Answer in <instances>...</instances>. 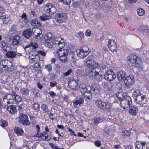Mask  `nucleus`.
<instances>
[{
  "instance_id": "8fccbe9b",
  "label": "nucleus",
  "mask_w": 149,
  "mask_h": 149,
  "mask_svg": "<svg viewBox=\"0 0 149 149\" xmlns=\"http://www.w3.org/2000/svg\"><path fill=\"white\" fill-rule=\"evenodd\" d=\"M45 68L49 72L51 71L52 69V66L50 64L45 66Z\"/></svg>"
},
{
  "instance_id": "f8f14e48",
  "label": "nucleus",
  "mask_w": 149,
  "mask_h": 149,
  "mask_svg": "<svg viewBox=\"0 0 149 149\" xmlns=\"http://www.w3.org/2000/svg\"><path fill=\"white\" fill-rule=\"evenodd\" d=\"M85 65L87 68H89L90 69L92 68V67L95 66H98V63H96L94 61H92L89 58H87L84 61Z\"/></svg>"
},
{
  "instance_id": "e433bc0d",
  "label": "nucleus",
  "mask_w": 149,
  "mask_h": 149,
  "mask_svg": "<svg viewBox=\"0 0 149 149\" xmlns=\"http://www.w3.org/2000/svg\"><path fill=\"white\" fill-rule=\"evenodd\" d=\"M21 18L22 21L24 23L26 24L28 22L27 18V15L26 13H23L21 16Z\"/></svg>"
},
{
  "instance_id": "7ed1b4c3",
  "label": "nucleus",
  "mask_w": 149,
  "mask_h": 149,
  "mask_svg": "<svg viewBox=\"0 0 149 149\" xmlns=\"http://www.w3.org/2000/svg\"><path fill=\"white\" fill-rule=\"evenodd\" d=\"M132 96L134 98L136 103L141 106L146 104L148 100L145 95L142 94L140 90L138 89L134 90L132 93Z\"/></svg>"
},
{
  "instance_id": "dca6fc26",
  "label": "nucleus",
  "mask_w": 149,
  "mask_h": 149,
  "mask_svg": "<svg viewBox=\"0 0 149 149\" xmlns=\"http://www.w3.org/2000/svg\"><path fill=\"white\" fill-rule=\"evenodd\" d=\"M42 31L40 29L38 28H35L33 33L35 36L34 38L38 40L40 39L42 36Z\"/></svg>"
},
{
  "instance_id": "4be33fe9",
  "label": "nucleus",
  "mask_w": 149,
  "mask_h": 149,
  "mask_svg": "<svg viewBox=\"0 0 149 149\" xmlns=\"http://www.w3.org/2000/svg\"><path fill=\"white\" fill-rule=\"evenodd\" d=\"M76 52L77 56L81 58H84L87 55V53H85L80 49L76 50Z\"/></svg>"
},
{
  "instance_id": "0e129e2a",
  "label": "nucleus",
  "mask_w": 149,
  "mask_h": 149,
  "mask_svg": "<svg viewBox=\"0 0 149 149\" xmlns=\"http://www.w3.org/2000/svg\"><path fill=\"white\" fill-rule=\"evenodd\" d=\"M39 107V105L38 104L36 103H35L34 104L33 108L36 110H37Z\"/></svg>"
},
{
  "instance_id": "7c9ffc66",
  "label": "nucleus",
  "mask_w": 149,
  "mask_h": 149,
  "mask_svg": "<svg viewBox=\"0 0 149 149\" xmlns=\"http://www.w3.org/2000/svg\"><path fill=\"white\" fill-rule=\"evenodd\" d=\"M103 102V101L98 100H96L95 101V104L98 108L102 109Z\"/></svg>"
},
{
  "instance_id": "aec40b11",
  "label": "nucleus",
  "mask_w": 149,
  "mask_h": 149,
  "mask_svg": "<svg viewBox=\"0 0 149 149\" xmlns=\"http://www.w3.org/2000/svg\"><path fill=\"white\" fill-rule=\"evenodd\" d=\"M117 75L118 79L122 81L125 78L127 74L125 71H120L117 72Z\"/></svg>"
},
{
  "instance_id": "0eeeda50",
  "label": "nucleus",
  "mask_w": 149,
  "mask_h": 149,
  "mask_svg": "<svg viewBox=\"0 0 149 149\" xmlns=\"http://www.w3.org/2000/svg\"><path fill=\"white\" fill-rule=\"evenodd\" d=\"M54 44H55L56 46L59 47V49L58 50H61L62 49H64L63 48L65 46L64 39L60 37H58L54 38Z\"/></svg>"
},
{
  "instance_id": "c03bdc74",
  "label": "nucleus",
  "mask_w": 149,
  "mask_h": 149,
  "mask_svg": "<svg viewBox=\"0 0 149 149\" xmlns=\"http://www.w3.org/2000/svg\"><path fill=\"white\" fill-rule=\"evenodd\" d=\"M101 121V119L99 117H96L94 118V123L97 125Z\"/></svg>"
},
{
  "instance_id": "680f3d73",
  "label": "nucleus",
  "mask_w": 149,
  "mask_h": 149,
  "mask_svg": "<svg viewBox=\"0 0 149 149\" xmlns=\"http://www.w3.org/2000/svg\"><path fill=\"white\" fill-rule=\"evenodd\" d=\"M46 4L48 9V10L49 11V13H50L51 11V9L52 7L51 6L52 4L50 3H48Z\"/></svg>"
},
{
  "instance_id": "a211bd4d",
  "label": "nucleus",
  "mask_w": 149,
  "mask_h": 149,
  "mask_svg": "<svg viewBox=\"0 0 149 149\" xmlns=\"http://www.w3.org/2000/svg\"><path fill=\"white\" fill-rule=\"evenodd\" d=\"M112 107L111 104L108 101H104L102 110L105 111H109Z\"/></svg>"
},
{
  "instance_id": "79ce46f5",
  "label": "nucleus",
  "mask_w": 149,
  "mask_h": 149,
  "mask_svg": "<svg viewBox=\"0 0 149 149\" xmlns=\"http://www.w3.org/2000/svg\"><path fill=\"white\" fill-rule=\"evenodd\" d=\"M137 10L138 14L139 16L143 15L144 14V11L141 8H138Z\"/></svg>"
},
{
  "instance_id": "f704fd0d",
  "label": "nucleus",
  "mask_w": 149,
  "mask_h": 149,
  "mask_svg": "<svg viewBox=\"0 0 149 149\" xmlns=\"http://www.w3.org/2000/svg\"><path fill=\"white\" fill-rule=\"evenodd\" d=\"M4 60L2 61V63L3 62H4ZM8 68V67L6 65H3L2 63L1 64H0V74L4 70H7Z\"/></svg>"
},
{
  "instance_id": "c9c22d12",
  "label": "nucleus",
  "mask_w": 149,
  "mask_h": 149,
  "mask_svg": "<svg viewBox=\"0 0 149 149\" xmlns=\"http://www.w3.org/2000/svg\"><path fill=\"white\" fill-rule=\"evenodd\" d=\"M20 92L22 94L26 96L29 95V91L27 88H23L20 89Z\"/></svg>"
},
{
  "instance_id": "c756f323",
  "label": "nucleus",
  "mask_w": 149,
  "mask_h": 149,
  "mask_svg": "<svg viewBox=\"0 0 149 149\" xmlns=\"http://www.w3.org/2000/svg\"><path fill=\"white\" fill-rule=\"evenodd\" d=\"M54 40L53 39H50L49 41L45 42V46L50 48L52 47L53 45L54 44Z\"/></svg>"
},
{
  "instance_id": "a878e982",
  "label": "nucleus",
  "mask_w": 149,
  "mask_h": 149,
  "mask_svg": "<svg viewBox=\"0 0 149 149\" xmlns=\"http://www.w3.org/2000/svg\"><path fill=\"white\" fill-rule=\"evenodd\" d=\"M130 134L131 132L130 130H122L121 132V136L122 138H127L130 136Z\"/></svg>"
},
{
  "instance_id": "b1692460",
  "label": "nucleus",
  "mask_w": 149,
  "mask_h": 149,
  "mask_svg": "<svg viewBox=\"0 0 149 149\" xmlns=\"http://www.w3.org/2000/svg\"><path fill=\"white\" fill-rule=\"evenodd\" d=\"M68 85L70 88L72 90H76L77 87V81L72 80L69 82Z\"/></svg>"
},
{
  "instance_id": "49530a36",
  "label": "nucleus",
  "mask_w": 149,
  "mask_h": 149,
  "mask_svg": "<svg viewBox=\"0 0 149 149\" xmlns=\"http://www.w3.org/2000/svg\"><path fill=\"white\" fill-rule=\"evenodd\" d=\"M31 46L32 47V48L36 49L38 47V45L37 43L35 42H31L30 43Z\"/></svg>"
},
{
  "instance_id": "2eb2a0df",
  "label": "nucleus",
  "mask_w": 149,
  "mask_h": 149,
  "mask_svg": "<svg viewBox=\"0 0 149 149\" xmlns=\"http://www.w3.org/2000/svg\"><path fill=\"white\" fill-rule=\"evenodd\" d=\"M84 102L83 98L80 97L73 101V105L75 108H78L84 104Z\"/></svg>"
},
{
  "instance_id": "603ef678",
  "label": "nucleus",
  "mask_w": 149,
  "mask_h": 149,
  "mask_svg": "<svg viewBox=\"0 0 149 149\" xmlns=\"http://www.w3.org/2000/svg\"><path fill=\"white\" fill-rule=\"evenodd\" d=\"M91 32L90 29H88L86 31L85 33L86 35L88 36H90L91 35Z\"/></svg>"
},
{
  "instance_id": "4468645a",
  "label": "nucleus",
  "mask_w": 149,
  "mask_h": 149,
  "mask_svg": "<svg viewBox=\"0 0 149 149\" xmlns=\"http://www.w3.org/2000/svg\"><path fill=\"white\" fill-rule=\"evenodd\" d=\"M33 29H31L28 28L25 29L22 33V36L26 39H29L31 37L33 34Z\"/></svg>"
},
{
  "instance_id": "58836bf2",
  "label": "nucleus",
  "mask_w": 149,
  "mask_h": 149,
  "mask_svg": "<svg viewBox=\"0 0 149 149\" xmlns=\"http://www.w3.org/2000/svg\"><path fill=\"white\" fill-rule=\"evenodd\" d=\"M41 107L43 111L47 113L49 112V109L48 108V106L44 104H42Z\"/></svg>"
},
{
  "instance_id": "9b49d317",
  "label": "nucleus",
  "mask_w": 149,
  "mask_h": 149,
  "mask_svg": "<svg viewBox=\"0 0 149 149\" xmlns=\"http://www.w3.org/2000/svg\"><path fill=\"white\" fill-rule=\"evenodd\" d=\"M134 79L132 75L127 76L125 78L124 83L125 86H129L133 84L134 83Z\"/></svg>"
},
{
  "instance_id": "2f4dec72",
  "label": "nucleus",
  "mask_w": 149,
  "mask_h": 149,
  "mask_svg": "<svg viewBox=\"0 0 149 149\" xmlns=\"http://www.w3.org/2000/svg\"><path fill=\"white\" fill-rule=\"evenodd\" d=\"M0 19L2 20L3 24L7 23L10 20V18L6 15L0 16Z\"/></svg>"
},
{
  "instance_id": "423d86ee",
  "label": "nucleus",
  "mask_w": 149,
  "mask_h": 149,
  "mask_svg": "<svg viewBox=\"0 0 149 149\" xmlns=\"http://www.w3.org/2000/svg\"><path fill=\"white\" fill-rule=\"evenodd\" d=\"M67 15L66 13H57L55 16L56 21L59 23H62L66 20Z\"/></svg>"
},
{
  "instance_id": "052dcab7",
  "label": "nucleus",
  "mask_w": 149,
  "mask_h": 149,
  "mask_svg": "<svg viewBox=\"0 0 149 149\" xmlns=\"http://www.w3.org/2000/svg\"><path fill=\"white\" fill-rule=\"evenodd\" d=\"M72 70L71 69L68 70L65 72L64 73V75L67 76L69 75L71 72Z\"/></svg>"
},
{
  "instance_id": "bb28decb",
  "label": "nucleus",
  "mask_w": 149,
  "mask_h": 149,
  "mask_svg": "<svg viewBox=\"0 0 149 149\" xmlns=\"http://www.w3.org/2000/svg\"><path fill=\"white\" fill-rule=\"evenodd\" d=\"M7 45H6L5 42L2 41L0 42V50L1 51H3L6 52Z\"/></svg>"
},
{
  "instance_id": "bf43d9fd",
  "label": "nucleus",
  "mask_w": 149,
  "mask_h": 149,
  "mask_svg": "<svg viewBox=\"0 0 149 149\" xmlns=\"http://www.w3.org/2000/svg\"><path fill=\"white\" fill-rule=\"evenodd\" d=\"M38 53L42 56H45L46 53L42 51H39L38 52Z\"/></svg>"
},
{
  "instance_id": "69168bd1",
  "label": "nucleus",
  "mask_w": 149,
  "mask_h": 149,
  "mask_svg": "<svg viewBox=\"0 0 149 149\" xmlns=\"http://www.w3.org/2000/svg\"><path fill=\"white\" fill-rule=\"evenodd\" d=\"M49 94L51 96L54 97L56 96V93L54 92L51 91L49 93Z\"/></svg>"
},
{
  "instance_id": "1a4fd4ad",
  "label": "nucleus",
  "mask_w": 149,
  "mask_h": 149,
  "mask_svg": "<svg viewBox=\"0 0 149 149\" xmlns=\"http://www.w3.org/2000/svg\"><path fill=\"white\" fill-rule=\"evenodd\" d=\"M99 65L98 64V66H95L92 67V68L90 69V72L89 74L92 77H94V78L97 79L99 73L100 72L101 69L99 68Z\"/></svg>"
},
{
  "instance_id": "338daca9",
  "label": "nucleus",
  "mask_w": 149,
  "mask_h": 149,
  "mask_svg": "<svg viewBox=\"0 0 149 149\" xmlns=\"http://www.w3.org/2000/svg\"><path fill=\"white\" fill-rule=\"evenodd\" d=\"M37 86L40 89H41L43 87L42 84L39 82L37 83Z\"/></svg>"
},
{
  "instance_id": "ea45409f",
  "label": "nucleus",
  "mask_w": 149,
  "mask_h": 149,
  "mask_svg": "<svg viewBox=\"0 0 149 149\" xmlns=\"http://www.w3.org/2000/svg\"><path fill=\"white\" fill-rule=\"evenodd\" d=\"M31 24L33 26H39L40 25V22L36 20L31 21Z\"/></svg>"
},
{
  "instance_id": "6e6552de",
  "label": "nucleus",
  "mask_w": 149,
  "mask_h": 149,
  "mask_svg": "<svg viewBox=\"0 0 149 149\" xmlns=\"http://www.w3.org/2000/svg\"><path fill=\"white\" fill-rule=\"evenodd\" d=\"M19 121L22 125L25 126L29 125L30 124V122L28 120L27 115L21 113L19 116Z\"/></svg>"
},
{
  "instance_id": "f3484780",
  "label": "nucleus",
  "mask_w": 149,
  "mask_h": 149,
  "mask_svg": "<svg viewBox=\"0 0 149 149\" xmlns=\"http://www.w3.org/2000/svg\"><path fill=\"white\" fill-rule=\"evenodd\" d=\"M15 92L13 91H12L10 94H7L5 96V97L7 98L8 100L7 101L8 104H13L14 103V96L13 95L14 93H15Z\"/></svg>"
},
{
  "instance_id": "a18cd8bd",
  "label": "nucleus",
  "mask_w": 149,
  "mask_h": 149,
  "mask_svg": "<svg viewBox=\"0 0 149 149\" xmlns=\"http://www.w3.org/2000/svg\"><path fill=\"white\" fill-rule=\"evenodd\" d=\"M49 35H50L51 36H52V34H51V33H49L47 35L45 36H44L43 41L44 43L45 42H48V41H49V39H52V38H51L50 37H48V36Z\"/></svg>"
},
{
  "instance_id": "72a5a7b5",
  "label": "nucleus",
  "mask_w": 149,
  "mask_h": 149,
  "mask_svg": "<svg viewBox=\"0 0 149 149\" xmlns=\"http://www.w3.org/2000/svg\"><path fill=\"white\" fill-rule=\"evenodd\" d=\"M16 107L14 105L9 106L7 109V110L10 113H14L16 111Z\"/></svg>"
},
{
  "instance_id": "4c0bfd02",
  "label": "nucleus",
  "mask_w": 149,
  "mask_h": 149,
  "mask_svg": "<svg viewBox=\"0 0 149 149\" xmlns=\"http://www.w3.org/2000/svg\"><path fill=\"white\" fill-rule=\"evenodd\" d=\"M144 142H136L135 143V147L138 149H142L143 146Z\"/></svg>"
},
{
  "instance_id": "ddd939ff",
  "label": "nucleus",
  "mask_w": 149,
  "mask_h": 149,
  "mask_svg": "<svg viewBox=\"0 0 149 149\" xmlns=\"http://www.w3.org/2000/svg\"><path fill=\"white\" fill-rule=\"evenodd\" d=\"M108 47L109 50L112 52L116 51L117 49L116 42L113 40H109L107 42Z\"/></svg>"
},
{
  "instance_id": "4d7b16f0",
  "label": "nucleus",
  "mask_w": 149,
  "mask_h": 149,
  "mask_svg": "<svg viewBox=\"0 0 149 149\" xmlns=\"http://www.w3.org/2000/svg\"><path fill=\"white\" fill-rule=\"evenodd\" d=\"M7 125V123L5 121H3L2 123L1 124V125L3 127H4Z\"/></svg>"
},
{
  "instance_id": "de8ad7c7",
  "label": "nucleus",
  "mask_w": 149,
  "mask_h": 149,
  "mask_svg": "<svg viewBox=\"0 0 149 149\" xmlns=\"http://www.w3.org/2000/svg\"><path fill=\"white\" fill-rule=\"evenodd\" d=\"M84 33L81 32H80L77 34V37L81 40L84 39Z\"/></svg>"
},
{
  "instance_id": "393cba45",
  "label": "nucleus",
  "mask_w": 149,
  "mask_h": 149,
  "mask_svg": "<svg viewBox=\"0 0 149 149\" xmlns=\"http://www.w3.org/2000/svg\"><path fill=\"white\" fill-rule=\"evenodd\" d=\"M15 133L18 136H21L23 133V131L22 128L18 127H15L14 128Z\"/></svg>"
},
{
  "instance_id": "6e6d98bb",
  "label": "nucleus",
  "mask_w": 149,
  "mask_h": 149,
  "mask_svg": "<svg viewBox=\"0 0 149 149\" xmlns=\"http://www.w3.org/2000/svg\"><path fill=\"white\" fill-rule=\"evenodd\" d=\"M49 144L52 149H56V148H57V146L55 145L52 143H49Z\"/></svg>"
},
{
  "instance_id": "5fc2aeb1",
  "label": "nucleus",
  "mask_w": 149,
  "mask_h": 149,
  "mask_svg": "<svg viewBox=\"0 0 149 149\" xmlns=\"http://www.w3.org/2000/svg\"><path fill=\"white\" fill-rule=\"evenodd\" d=\"M142 149H149V145L146 144V143L144 142L143 144Z\"/></svg>"
},
{
  "instance_id": "412c9836",
  "label": "nucleus",
  "mask_w": 149,
  "mask_h": 149,
  "mask_svg": "<svg viewBox=\"0 0 149 149\" xmlns=\"http://www.w3.org/2000/svg\"><path fill=\"white\" fill-rule=\"evenodd\" d=\"M13 42L12 43V45H16L19 44L21 41L20 37L18 35H15L13 36Z\"/></svg>"
},
{
  "instance_id": "f03ea898",
  "label": "nucleus",
  "mask_w": 149,
  "mask_h": 149,
  "mask_svg": "<svg viewBox=\"0 0 149 149\" xmlns=\"http://www.w3.org/2000/svg\"><path fill=\"white\" fill-rule=\"evenodd\" d=\"M99 85L97 84L95 85L94 84L92 85V88L88 86H86L84 84L80 85L79 86L80 90L82 95L84 97L88 100L90 99V93L91 90L93 91L94 94H96L99 93V91L98 89Z\"/></svg>"
},
{
  "instance_id": "13d9d810",
  "label": "nucleus",
  "mask_w": 149,
  "mask_h": 149,
  "mask_svg": "<svg viewBox=\"0 0 149 149\" xmlns=\"http://www.w3.org/2000/svg\"><path fill=\"white\" fill-rule=\"evenodd\" d=\"M57 83L56 81L50 82V86L51 87H54L57 84Z\"/></svg>"
},
{
  "instance_id": "9d476101",
  "label": "nucleus",
  "mask_w": 149,
  "mask_h": 149,
  "mask_svg": "<svg viewBox=\"0 0 149 149\" xmlns=\"http://www.w3.org/2000/svg\"><path fill=\"white\" fill-rule=\"evenodd\" d=\"M67 50L66 49H62L61 50H57V53L58 56V58L60 61L63 63H66L67 61V56H62V55L63 54H66L67 52Z\"/></svg>"
},
{
  "instance_id": "473e14b6",
  "label": "nucleus",
  "mask_w": 149,
  "mask_h": 149,
  "mask_svg": "<svg viewBox=\"0 0 149 149\" xmlns=\"http://www.w3.org/2000/svg\"><path fill=\"white\" fill-rule=\"evenodd\" d=\"M35 57L33 58H31L32 60H33V61L35 63H38L37 62H39V61H42L43 60V58H41L40 56L38 54H35Z\"/></svg>"
},
{
  "instance_id": "6ab92c4d",
  "label": "nucleus",
  "mask_w": 149,
  "mask_h": 149,
  "mask_svg": "<svg viewBox=\"0 0 149 149\" xmlns=\"http://www.w3.org/2000/svg\"><path fill=\"white\" fill-rule=\"evenodd\" d=\"M129 110V113L131 115L135 116L138 113V109L137 107L135 106H130Z\"/></svg>"
},
{
  "instance_id": "e2e57ef3",
  "label": "nucleus",
  "mask_w": 149,
  "mask_h": 149,
  "mask_svg": "<svg viewBox=\"0 0 149 149\" xmlns=\"http://www.w3.org/2000/svg\"><path fill=\"white\" fill-rule=\"evenodd\" d=\"M5 12V10L1 6H0V15L4 13Z\"/></svg>"
},
{
  "instance_id": "37998d69",
  "label": "nucleus",
  "mask_w": 149,
  "mask_h": 149,
  "mask_svg": "<svg viewBox=\"0 0 149 149\" xmlns=\"http://www.w3.org/2000/svg\"><path fill=\"white\" fill-rule=\"evenodd\" d=\"M51 6L52 7L51 9V11L50 14L52 15L56 12V9L55 6L52 4Z\"/></svg>"
},
{
  "instance_id": "39448f33",
  "label": "nucleus",
  "mask_w": 149,
  "mask_h": 149,
  "mask_svg": "<svg viewBox=\"0 0 149 149\" xmlns=\"http://www.w3.org/2000/svg\"><path fill=\"white\" fill-rule=\"evenodd\" d=\"M104 77L105 80L111 81L115 79L116 75L112 69H109L105 71Z\"/></svg>"
},
{
  "instance_id": "774afa93",
  "label": "nucleus",
  "mask_w": 149,
  "mask_h": 149,
  "mask_svg": "<svg viewBox=\"0 0 149 149\" xmlns=\"http://www.w3.org/2000/svg\"><path fill=\"white\" fill-rule=\"evenodd\" d=\"M53 114L52 113H50L49 114H48V117L49 118L52 120H54V118L53 117Z\"/></svg>"
},
{
  "instance_id": "09e8293b",
  "label": "nucleus",
  "mask_w": 149,
  "mask_h": 149,
  "mask_svg": "<svg viewBox=\"0 0 149 149\" xmlns=\"http://www.w3.org/2000/svg\"><path fill=\"white\" fill-rule=\"evenodd\" d=\"M8 101V100L7 99V98H6V97H5V96L3 98V100L2 101V103L3 104H4L5 105V106H7V107L8 105L9 104H8L7 103V101Z\"/></svg>"
},
{
  "instance_id": "20e7f679",
  "label": "nucleus",
  "mask_w": 149,
  "mask_h": 149,
  "mask_svg": "<svg viewBox=\"0 0 149 149\" xmlns=\"http://www.w3.org/2000/svg\"><path fill=\"white\" fill-rule=\"evenodd\" d=\"M127 61L131 64L132 66L136 68L140 71L142 70V67L141 66V59L134 54H132L128 57Z\"/></svg>"
},
{
  "instance_id": "3c124183",
  "label": "nucleus",
  "mask_w": 149,
  "mask_h": 149,
  "mask_svg": "<svg viewBox=\"0 0 149 149\" xmlns=\"http://www.w3.org/2000/svg\"><path fill=\"white\" fill-rule=\"evenodd\" d=\"M103 77L102 73L100 74L99 73L98 76L97 77V79H96V80L98 81H102V77Z\"/></svg>"
},
{
  "instance_id": "864d4df0",
  "label": "nucleus",
  "mask_w": 149,
  "mask_h": 149,
  "mask_svg": "<svg viewBox=\"0 0 149 149\" xmlns=\"http://www.w3.org/2000/svg\"><path fill=\"white\" fill-rule=\"evenodd\" d=\"M94 144L95 146L98 147H100L101 145V142L98 140H96L95 141Z\"/></svg>"
},
{
  "instance_id": "f257e3e1",
  "label": "nucleus",
  "mask_w": 149,
  "mask_h": 149,
  "mask_svg": "<svg viewBox=\"0 0 149 149\" xmlns=\"http://www.w3.org/2000/svg\"><path fill=\"white\" fill-rule=\"evenodd\" d=\"M116 96L117 99L120 101L121 107L125 110H127L132 105V101L131 97L126 93H117Z\"/></svg>"
},
{
  "instance_id": "5701e85b",
  "label": "nucleus",
  "mask_w": 149,
  "mask_h": 149,
  "mask_svg": "<svg viewBox=\"0 0 149 149\" xmlns=\"http://www.w3.org/2000/svg\"><path fill=\"white\" fill-rule=\"evenodd\" d=\"M13 95L14 96V102L13 104H17L22 102V99L21 97L16 94L15 92L13 93Z\"/></svg>"
},
{
  "instance_id": "a19ab883",
  "label": "nucleus",
  "mask_w": 149,
  "mask_h": 149,
  "mask_svg": "<svg viewBox=\"0 0 149 149\" xmlns=\"http://www.w3.org/2000/svg\"><path fill=\"white\" fill-rule=\"evenodd\" d=\"M80 49L85 53H87V55L88 54L89 49L87 46H85L81 48Z\"/></svg>"
},
{
  "instance_id": "cd10ccee",
  "label": "nucleus",
  "mask_w": 149,
  "mask_h": 149,
  "mask_svg": "<svg viewBox=\"0 0 149 149\" xmlns=\"http://www.w3.org/2000/svg\"><path fill=\"white\" fill-rule=\"evenodd\" d=\"M51 16L47 15L45 13H43L42 15L39 16V18L42 21H45L50 19Z\"/></svg>"
},
{
  "instance_id": "c85d7f7f",
  "label": "nucleus",
  "mask_w": 149,
  "mask_h": 149,
  "mask_svg": "<svg viewBox=\"0 0 149 149\" xmlns=\"http://www.w3.org/2000/svg\"><path fill=\"white\" fill-rule=\"evenodd\" d=\"M16 54L13 51L8 52L6 54V56L9 58H13L16 56Z\"/></svg>"
}]
</instances>
